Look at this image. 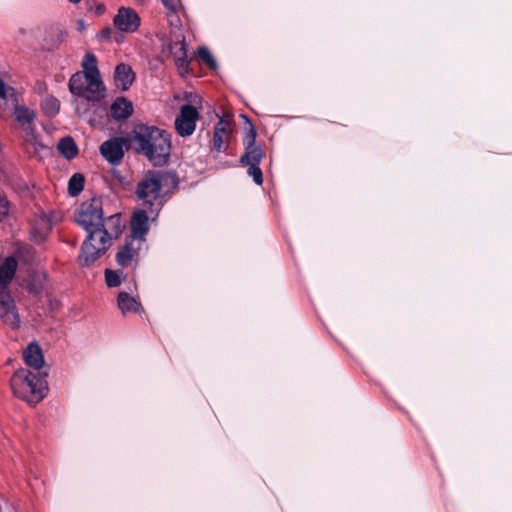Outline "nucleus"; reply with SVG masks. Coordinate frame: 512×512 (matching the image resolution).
<instances>
[{"label": "nucleus", "mask_w": 512, "mask_h": 512, "mask_svg": "<svg viewBox=\"0 0 512 512\" xmlns=\"http://www.w3.org/2000/svg\"><path fill=\"white\" fill-rule=\"evenodd\" d=\"M122 220L119 213L113 214L102 222L95 230H91L82 244L79 263L89 266L96 261L111 245L112 239L118 237L122 231Z\"/></svg>", "instance_id": "f257e3e1"}, {"label": "nucleus", "mask_w": 512, "mask_h": 512, "mask_svg": "<svg viewBox=\"0 0 512 512\" xmlns=\"http://www.w3.org/2000/svg\"><path fill=\"white\" fill-rule=\"evenodd\" d=\"M133 141L154 166L165 164L170 156V135L163 129L145 124L133 130Z\"/></svg>", "instance_id": "f03ea898"}, {"label": "nucleus", "mask_w": 512, "mask_h": 512, "mask_svg": "<svg viewBox=\"0 0 512 512\" xmlns=\"http://www.w3.org/2000/svg\"><path fill=\"white\" fill-rule=\"evenodd\" d=\"M17 266V260L13 256L6 257L0 264V319L13 329L19 326L20 317L9 285L15 276Z\"/></svg>", "instance_id": "7ed1b4c3"}, {"label": "nucleus", "mask_w": 512, "mask_h": 512, "mask_svg": "<svg viewBox=\"0 0 512 512\" xmlns=\"http://www.w3.org/2000/svg\"><path fill=\"white\" fill-rule=\"evenodd\" d=\"M10 386L15 396L31 405L37 404L45 397V380L27 369L16 371L11 377Z\"/></svg>", "instance_id": "20e7f679"}, {"label": "nucleus", "mask_w": 512, "mask_h": 512, "mask_svg": "<svg viewBox=\"0 0 512 512\" xmlns=\"http://www.w3.org/2000/svg\"><path fill=\"white\" fill-rule=\"evenodd\" d=\"M102 218V201L97 197L84 201L75 214L76 223L88 231V235L91 230H95L99 227Z\"/></svg>", "instance_id": "39448f33"}, {"label": "nucleus", "mask_w": 512, "mask_h": 512, "mask_svg": "<svg viewBox=\"0 0 512 512\" xmlns=\"http://www.w3.org/2000/svg\"><path fill=\"white\" fill-rule=\"evenodd\" d=\"M162 182L163 175L159 172L151 171L138 183L136 192L144 204L152 206L153 201L158 199Z\"/></svg>", "instance_id": "423d86ee"}, {"label": "nucleus", "mask_w": 512, "mask_h": 512, "mask_svg": "<svg viewBox=\"0 0 512 512\" xmlns=\"http://www.w3.org/2000/svg\"><path fill=\"white\" fill-rule=\"evenodd\" d=\"M13 115L21 128L26 132V141L33 145L35 152H38L40 149H44L45 146L39 143L34 135L35 112L26 106L17 105L14 109Z\"/></svg>", "instance_id": "0eeeda50"}, {"label": "nucleus", "mask_w": 512, "mask_h": 512, "mask_svg": "<svg viewBox=\"0 0 512 512\" xmlns=\"http://www.w3.org/2000/svg\"><path fill=\"white\" fill-rule=\"evenodd\" d=\"M199 118L198 111L191 105L181 107L180 114L175 120V129L182 137L190 136L196 127Z\"/></svg>", "instance_id": "6e6552de"}, {"label": "nucleus", "mask_w": 512, "mask_h": 512, "mask_svg": "<svg viewBox=\"0 0 512 512\" xmlns=\"http://www.w3.org/2000/svg\"><path fill=\"white\" fill-rule=\"evenodd\" d=\"M113 23L118 30L122 32L133 33L140 26V17L135 10L121 7L118 9Z\"/></svg>", "instance_id": "1a4fd4ad"}, {"label": "nucleus", "mask_w": 512, "mask_h": 512, "mask_svg": "<svg viewBox=\"0 0 512 512\" xmlns=\"http://www.w3.org/2000/svg\"><path fill=\"white\" fill-rule=\"evenodd\" d=\"M124 146L122 138H112L101 144L100 153L110 164L116 165L124 156Z\"/></svg>", "instance_id": "9d476101"}, {"label": "nucleus", "mask_w": 512, "mask_h": 512, "mask_svg": "<svg viewBox=\"0 0 512 512\" xmlns=\"http://www.w3.org/2000/svg\"><path fill=\"white\" fill-rule=\"evenodd\" d=\"M82 66L84 69V75H86L89 80V89L92 92H100L103 87L95 55L90 52L86 53L82 61Z\"/></svg>", "instance_id": "9b49d317"}, {"label": "nucleus", "mask_w": 512, "mask_h": 512, "mask_svg": "<svg viewBox=\"0 0 512 512\" xmlns=\"http://www.w3.org/2000/svg\"><path fill=\"white\" fill-rule=\"evenodd\" d=\"M231 129L232 127L230 121L222 118L215 125L213 134V148L216 151L222 152L227 148Z\"/></svg>", "instance_id": "f8f14e48"}, {"label": "nucleus", "mask_w": 512, "mask_h": 512, "mask_svg": "<svg viewBox=\"0 0 512 512\" xmlns=\"http://www.w3.org/2000/svg\"><path fill=\"white\" fill-rule=\"evenodd\" d=\"M148 220L149 215L145 210L140 209L133 214L131 219V240L136 242H141L143 240L149 229Z\"/></svg>", "instance_id": "ddd939ff"}, {"label": "nucleus", "mask_w": 512, "mask_h": 512, "mask_svg": "<svg viewBox=\"0 0 512 512\" xmlns=\"http://www.w3.org/2000/svg\"><path fill=\"white\" fill-rule=\"evenodd\" d=\"M142 243L134 240H128L122 249L116 254V261L121 267L129 266L136 261Z\"/></svg>", "instance_id": "4468645a"}, {"label": "nucleus", "mask_w": 512, "mask_h": 512, "mask_svg": "<svg viewBox=\"0 0 512 512\" xmlns=\"http://www.w3.org/2000/svg\"><path fill=\"white\" fill-rule=\"evenodd\" d=\"M69 89L71 93L84 96L88 99L94 98L100 92H92L89 89V80L86 75L75 73L69 80Z\"/></svg>", "instance_id": "2eb2a0df"}, {"label": "nucleus", "mask_w": 512, "mask_h": 512, "mask_svg": "<svg viewBox=\"0 0 512 512\" xmlns=\"http://www.w3.org/2000/svg\"><path fill=\"white\" fill-rule=\"evenodd\" d=\"M170 53L173 55L175 63L178 67V70L181 74L187 72L188 62H187V52L186 45L184 39L177 40L173 44L169 45Z\"/></svg>", "instance_id": "dca6fc26"}, {"label": "nucleus", "mask_w": 512, "mask_h": 512, "mask_svg": "<svg viewBox=\"0 0 512 512\" xmlns=\"http://www.w3.org/2000/svg\"><path fill=\"white\" fill-rule=\"evenodd\" d=\"M134 73L130 66L126 64H119L115 69L114 81L115 85L125 91L134 81Z\"/></svg>", "instance_id": "f3484780"}, {"label": "nucleus", "mask_w": 512, "mask_h": 512, "mask_svg": "<svg viewBox=\"0 0 512 512\" xmlns=\"http://www.w3.org/2000/svg\"><path fill=\"white\" fill-rule=\"evenodd\" d=\"M23 358L25 363L34 369H40L44 364L42 350L36 343H30L26 347L23 351Z\"/></svg>", "instance_id": "a211bd4d"}, {"label": "nucleus", "mask_w": 512, "mask_h": 512, "mask_svg": "<svg viewBox=\"0 0 512 512\" xmlns=\"http://www.w3.org/2000/svg\"><path fill=\"white\" fill-rule=\"evenodd\" d=\"M117 305L123 314L138 313L142 309L140 301L127 292L119 293L117 298Z\"/></svg>", "instance_id": "6ab92c4d"}, {"label": "nucleus", "mask_w": 512, "mask_h": 512, "mask_svg": "<svg viewBox=\"0 0 512 512\" xmlns=\"http://www.w3.org/2000/svg\"><path fill=\"white\" fill-rule=\"evenodd\" d=\"M132 112V103L123 97L117 98L111 106V115L117 120L128 118Z\"/></svg>", "instance_id": "aec40b11"}, {"label": "nucleus", "mask_w": 512, "mask_h": 512, "mask_svg": "<svg viewBox=\"0 0 512 512\" xmlns=\"http://www.w3.org/2000/svg\"><path fill=\"white\" fill-rule=\"evenodd\" d=\"M57 149L66 159H73L78 153L77 145L71 137L62 138L57 144Z\"/></svg>", "instance_id": "412c9836"}, {"label": "nucleus", "mask_w": 512, "mask_h": 512, "mask_svg": "<svg viewBox=\"0 0 512 512\" xmlns=\"http://www.w3.org/2000/svg\"><path fill=\"white\" fill-rule=\"evenodd\" d=\"M261 158L262 151L258 147L254 146L246 148V153L241 157L240 161L246 166L258 165Z\"/></svg>", "instance_id": "4be33fe9"}, {"label": "nucleus", "mask_w": 512, "mask_h": 512, "mask_svg": "<svg viewBox=\"0 0 512 512\" xmlns=\"http://www.w3.org/2000/svg\"><path fill=\"white\" fill-rule=\"evenodd\" d=\"M14 94V89L7 85L1 78H0V115L2 112H4L7 108V100L12 97Z\"/></svg>", "instance_id": "5701e85b"}, {"label": "nucleus", "mask_w": 512, "mask_h": 512, "mask_svg": "<svg viewBox=\"0 0 512 512\" xmlns=\"http://www.w3.org/2000/svg\"><path fill=\"white\" fill-rule=\"evenodd\" d=\"M41 107L48 116H54L59 111L60 103L55 97L47 96L42 100Z\"/></svg>", "instance_id": "b1692460"}, {"label": "nucleus", "mask_w": 512, "mask_h": 512, "mask_svg": "<svg viewBox=\"0 0 512 512\" xmlns=\"http://www.w3.org/2000/svg\"><path fill=\"white\" fill-rule=\"evenodd\" d=\"M84 185V177L81 174H74L68 182V190L72 196L79 194Z\"/></svg>", "instance_id": "393cba45"}, {"label": "nucleus", "mask_w": 512, "mask_h": 512, "mask_svg": "<svg viewBox=\"0 0 512 512\" xmlns=\"http://www.w3.org/2000/svg\"><path fill=\"white\" fill-rule=\"evenodd\" d=\"M45 276L43 274L34 275L31 280L27 283L26 289L29 293L38 294L43 288V281Z\"/></svg>", "instance_id": "a878e982"}, {"label": "nucleus", "mask_w": 512, "mask_h": 512, "mask_svg": "<svg viewBox=\"0 0 512 512\" xmlns=\"http://www.w3.org/2000/svg\"><path fill=\"white\" fill-rule=\"evenodd\" d=\"M105 281L108 287H117L122 281V272L107 269L105 271Z\"/></svg>", "instance_id": "bb28decb"}, {"label": "nucleus", "mask_w": 512, "mask_h": 512, "mask_svg": "<svg viewBox=\"0 0 512 512\" xmlns=\"http://www.w3.org/2000/svg\"><path fill=\"white\" fill-rule=\"evenodd\" d=\"M198 58L200 61L205 63L207 66L214 68L216 63L210 51L206 47H201L198 50Z\"/></svg>", "instance_id": "cd10ccee"}, {"label": "nucleus", "mask_w": 512, "mask_h": 512, "mask_svg": "<svg viewBox=\"0 0 512 512\" xmlns=\"http://www.w3.org/2000/svg\"><path fill=\"white\" fill-rule=\"evenodd\" d=\"M248 173H249V175H251L253 177V180L255 183H257L259 185L262 183V181H263L262 171L258 167V165H251L248 170Z\"/></svg>", "instance_id": "c85d7f7f"}, {"label": "nucleus", "mask_w": 512, "mask_h": 512, "mask_svg": "<svg viewBox=\"0 0 512 512\" xmlns=\"http://www.w3.org/2000/svg\"><path fill=\"white\" fill-rule=\"evenodd\" d=\"M162 3L171 12H176L182 7L181 0H162Z\"/></svg>", "instance_id": "c756f323"}, {"label": "nucleus", "mask_w": 512, "mask_h": 512, "mask_svg": "<svg viewBox=\"0 0 512 512\" xmlns=\"http://www.w3.org/2000/svg\"><path fill=\"white\" fill-rule=\"evenodd\" d=\"M255 138H256V132H255L254 128L251 126L244 138V144L246 145V148L255 146Z\"/></svg>", "instance_id": "7c9ffc66"}, {"label": "nucleus", "mask_w": 512, "mask_h": 512, "mask_svg": "<svg viewBox=\"0 0 512 512\" xmlns=\"http://www.w3.org/2000/svg\"><path fill=\"white\" fill-rule=\"evenodd\" d=\"M9 213V202L8 200L0 195V219L7 216Z\"/></svg>", "instance_id": "2f4dec72"}, {"label": "nucleus", "mask_w": 512, "mask_h": 512, "mask_svg": "<svg viewBox=\"0 0 512 512\" xmlns=\"http://www.w3.org/2000/svg\"><path fill=\"white\" fill-rule=\"evenodd\" d=\"M85 29H86V25H85L84 20H81V19L78 20L77 21V30L82 33Z\"/></svg>", "instance_id": "473e14b6"}, {"label": "nucleus", "mask_w": 512, "mask_h": 512, "mask_svg": "<svg viewBox=\"0 0 512 512\" xmlns=\"http://www.w3.org/2000/svg\"><path fill=\"white\" fill-rule=\"evenodd\" d=\"M41 225H42L43 229H45L46 231L50 230V228H51V223L47 219H42Z\"/></svg>", "instance_id": "72a5a7b5"}, {"label": "nucleus", "mask_w": 512, "mask_h": 512, "mask_svg": "<svg viewBox=\"0 0 512 512\" xmlns=\"http://www.w3.org/2000/svg\"><path fill=\"white\" fill-rule=\"evenodd\" d=\"M110 33H111L110 28H106V29H103V30L100 32L99 36H100L101 38H108V37H109V35H110Z\"/></svg>", "instance_id": "f704fd0d"}, {"label": "nucleus", "mask_w": 512, "mask_h": 512, "mask_svg": "<svg viewBox=\"0 0 512 512\" xmlns=\"http://www.w3.org/2000/svg\"><path fill=\"white\" fill-rule=\"evenodd\" d=\"M158 209H159V208L157 207L155 210H151V213H150V214H151V215H152V214L157 215V213H158Z\"/></svg>", "instance_id": "c9c22d12"}, {"label": "nucleus", "mask_w": 512, "mask_h": 512, "mask_svg": "<svg viewBox=\"0 0 512 512\" xmlns=\"http://www.w3.org/2000/svg\"><path fill=\"white\" fill-rule=\"evenodd\" d=\"M69 1H70L71 3L76 4V3H79L81 0H69Z\"/></svg>", "instance_id": "e433bc0d"}, {"label": "nucleus", "mask_w": 512, "mask_h": 512, "mask_svg": "<svg viewBox=\"0 0 512 512\" xmlns=\"http://www.w3.org/2000/svg\"><path fill=\"white\" fill-rule=\"evenodd\" d=\"M65 36H66V33L61 32V38H62V39H64V38H65Z\"/></svg>", "instance_id": "4c0bfd02"}]
</instances>
